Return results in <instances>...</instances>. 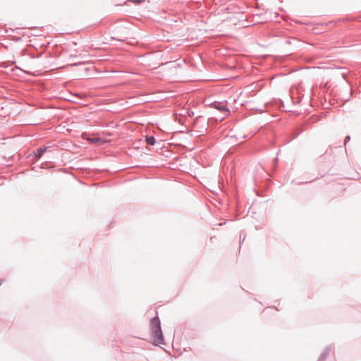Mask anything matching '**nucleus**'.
I'll return each mask as SVG.
<instances>
[{
  "instance_id": "nucleus-2",
  "label": "nucleus",
  "mask_w": 361,
  "mask_h": 361,
  "mask_svg": "<svg viewBox=\"0 0 361 361\" xmlns=\"http://www.w3.org/2000/svg\"><path fill=\"white\" fill-rule=\"evenodd\" d=\"M213 107L217 110H219L221 113H222L224 116H227L229 114L230 111L228 109L226 104L223 102H214L212 104Z\"/></svg>"
},
{
  "instance_id": "nucleus-10",
  "label": "nucleus",
  "mask_w": 361,
  "mask_h": 361,
  "mask_svg": "<svg viewBox=\"0 0 361 361\" xmlns=\"http://www.w3.org/2000/svg\"><path fill=\"white\" fill-rule=\"evenodd\" d=\"M350 139V135H347L345 137V140H344V145H345L347 143V142H348Z\"/></svg>"
},
{
  "instance_id": "nucleus-6",
  "label": "nucleus",
  "mask_w": 361,
  "mask_h": 361,
  "mask_svg": "<svg viewBox=\"0 0 361 361\" xmlns=\"http://www.w3.org/2000/svg\"><path fill=\"white\" fill-rule=\"evenodd\" d=\"M88 141L91 143H97L99 142V138L94 137V138H89Z\"/></svg>"
},
{
  "instance_id": "nucleus-5",
  "label": "nucleus",
  "mask_w": 361,
  "mask_h": 361,
  "mask_svg": "<svg viewBox=\"0 0 361 361\" xmlns=\"http://www.w3.org/2000/svg\"><path fill=\"white\" fill-rule=\"evenodd\" d=\"M329 351H330V349L329 348H326L324 352L321 355V356L319 357L318 361H323L326 356H327V355L329 353Z\"/></svg>"
},
{
  "instance_id": "nucleus-7",
  "label": "nucleus",
  "mask_w": 361,
  "mask_h": 361,
  "mask_svg": "<svg viewBox=\"0 0 361 361\" xmlns=\"http://www.w3.org/2000/svg\"><path fill=\"white\" fill-rule=\"evenodd\" d=\"M245 238V235L243 233L240 234V242L241 243L242 240H244Z\"/></svg>"
},
{
  "instance_id": "nucleus-8",
  "label": "nucleus",
  "mask_w": 361,
  "mask_h": 361,
  "mask_svg": "<svg viewBox=\"0 0 361 361\" xmlns=\"http://www.w3.org/2000/svg\"><path fill=\"white\" fill-rule=\"evenodd\" d=\"M245 238V235L243 233L240 234V242L241 243L242 240H244Z\"/></svg>"
},
{
  "instance_id": "nucleus-9",
  "label": "nucleus",
  "mask_w": 361,
  "mask_h": 361,
  "mask_svg": "<svg viewBox=\"0 0 361 361\" xmlns=\"http://www.w3.org/2000/svg\"><path fill=\"white\" fill-rule=\"evenodd\" d=\"M145 0H131L132 2L133 3H135V4H140L142 2H143Z\"/></svg>"
},
{
  "instance_id": "nucleus-3",
  "label": "nucleus",
  "mask_w": 361,
  "mask_h": 361,
  "mask_svg": "<svg viewBox=\"0 0 361 361\" xmlns=\"http://www.w3.org/2000/svg\"><path fill=\"white\" fill-rule=\"evenodd\" d=\"M47 148L46 147H40L39 149H37L36 150V152H35V155L37 158H40L43 154L45 152Z\"/></svg>"
},
{
  "instance_id": "nucleus-1",
  "label": "nucleus",
  "mask_w": 361,
  "mask_h": 361,
  "mask_svg": "<svg viewBox=\"0 0 361 361\" xmlns=\"http://www.w3.org/2000/svg\"><path fill=\"white\" fill-rule=\"evenodd\" d=\"M151 335L155 343L164 344V336L161 329V323L158 317H154L150 322Z\"/></svg>"
},
{
  "instance_id": "nucleus-4",
  "label": "nucleus",
  "mask_w": 361,
  "mask_h": 361,
  "mask_svg": "<svg viewBox=\"0 0 361 361\" xmlns=\"http://www.w3.org/2000/svg\"><path fill=\"white\" fill-rule=\"evenodd\" d=\"M146 142L147 144L150 145H154L156 142L155 141V138L153 137V136H146Z\"/></svg>"
}]
</instances>
